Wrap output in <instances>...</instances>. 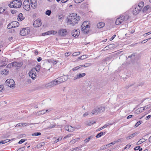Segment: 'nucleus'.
I'll list each match as a JSON object with an SVG mask.
<instances>
[{"label":"nucleus","instance_id":"f257e3e1","mask_svg":"<svg viewBox=\"0 0 151 151\" xmlns=\"http://www.w3.org/2000/svg\"><path fill=\"white\" fill-rule=\"evenodd\" d=\"M80 17L77 16L75 13H72L70 15L68 19V24L74 26L78 23V21L80 19Z\"/></svg>","mask_w":151,"mask_h":151},{"label":"nucleus","instance_id":"f03ea898","mask_svg":"<svg viewBox=\"0 0 151 151\" xmlns=\"http://www.w3.org/2000/svg\"><path fill=\"white\" fill-rule=\"evenodd\" d=\"M129 16L127 15L121 16L117 18L115 22L116 25H119L120 24H124L128 22Z\"/></svg>","mask_w":151,"mask_h":151},{"label":"nucleus","instance_id":"7ed1b4c3","mask_svg":"<svg viewBox=\"0 0 151 151\" xmlns=\"http://www.w3.org/2000/svg\"><path fill=\"white\" fill-rule=\"evenodd\" d=\"M22 4L21 0H14L9 5V7L11 8H20Z\"/></svg>","mask_w":151,"mask_h":151},{"label":"nucleus","instance_id":"20e7f679","mask_svg":"<svg viewBox=\"0 0 151 151\" xmlns=\"http://www.w3.org/2000/svg\"><path fill=\"white\" fill-rule=\"evenodd\" d=\"M105 110V107L104 106H100L95 108L90 114L91 115L92 114V115H96L99 113L103 112Z\"/></svg>","mask_w":151,"mask_h":151},{"label":"nucleus","instance_id":"39448f33","mask_svg":"<svg viewBox=\"0 0 151 151\" xmlns=\"http://www.w3.org/2000/svg\"><path fill=\"white\" fill-rule=\"evenodd\" d=\"M68 76L67 75H65L62 76L55 79V82H56L57 85L66 81L68 79Z\"/></svg>","mask_w":151,"mask_h":151},{"label":"nucleus","instance_id":"423d86ee","mask_svg":"<svg viewBox=\"0 0 151 151\" xmlns=\"http://www.w3.org/2000/svg\"><path fill=\"white\" fill-rule=\"evenodd\" d=\"M6 85L11 88H13L15 86V83L14 80L12 79H7L5 81Z\"/></svg>","mask_w":151,"mask_h":151},{"label":"nucleus","instance_id":"0eeeda50","mask_svg":"<svg viewBox=\"0 0 151 151\" xmlns=\"http://www.w3.org/2000/svg\"><path fill=\"white\" fill-rule=\"evenodd\" d=\"M86 22H84L83 24L81 26V30L84 33L86 34H87L89 31V29L90 28V26L88 25H85Z\"/></svg>","mask_w":151,"mask_h":151},{"label":"nucleus","instance_id":"6e6552de","mask_svg":"<svg viewBox=\"0 0 151 151\" xmlns=\"http://www.w3.org/2000/svg\"><path fill=\"white\" fill-rule=\"evenodd\" d=\"M30 32L28 28H23L20 31V34L22 36H24L28 35Z\"/></svg>","mask_w":151,"mask_h":151},{"label":"nucleus","instance_id":"1a4fd4ad","mask_svg":"<svg viewBox=\"0 0 151 151\" xmlns=\"http://www.w3.org/2000/svg\"><path fill=\"white\" fill-rule=\"evenodd\" d=\"M55 82V80L53 81H52L46 84L45 85V87L46 88H48L52 87L55 86L57 85L56 82Z\"/></svg>","mask_w":151,"mask_h":151},{"label":"nucleus","instance_id":"9d476101","mask_svg":"<svg viewBox=\"0 0 151 151\" xmlns=\"http://www.w3.org/2000/svg\"><path fill=\"white\" fill-rule=\"evenodd\" d=\"M80 34V30L78 29H74L72 30L71 32L72 35L75 38L77 37Z\"/></svg>","mask_w":151,"mask_h":151},{"label":"nucleus","instance_id":"9b49d317","mask_svg":"<svg viewBox=\"0 0 151 151\" xmlns=\"http://www.w3.org/2000/svg\"><path fill=\"white\" fill-rule=\"evenodd\" d=\"M29 76L31 78L33 79H35L36 78V72L35 71V68L32 69L29 73Z\"/></svg>","mask_w":151,"mask_h":151},{"label":"nucleus","instance_id":"f8f14e48","mask_svg":"<svg viewBox=\"0 0 151 151\" xmlns=\"http://www.w3.org/2000/svg\"><path fill=\"white\" fill-rule=\"evenodd\" d=\"M41 20L39 19H38L34 21L33 24L34 26L36 27H40L41 26Z\"/></svg>","mask_w":151,"mask_h":151},{"label":"nucleus","instance_id":"ddd939ff","mask_svg":"<svg viewBox=\"0 0 151 151\" xmlns=\"http://www.w3.org/2000/svg\"><path fill=\"white\" fill-rule=\"evenodd\" d=\"M67 33V31L65 29H60L59 31V35L61 36H64L66 35Z\"/></svg>","mask_w":151,"mask_h":151},{"label":"nucleus","instance_id":"4468645a","mask_svg":"<svg viewBox=\"0 0 151 151\" xmlns=\"http://www.w3.org/2000/svg\"><path fill=\"white\" fill-rule=\"evenodd\" d=\"M65 128L66 130L69 132H72L74 130V128L73 127L69 125L66 126Z\"/></svg>","mask_w":151,"mask_h":151},{"label":"nucleus","instance_id":"2eb2a0df","mask_svg":"<svg viewBox=\"0 0 151 151\" xmlns=\"http://www.w3.org/2000/svg\"><path fill=\"white\" fill-rule=\"evenodd\" d=\"M31 6L32 8L35 9L37 7V3L36 0H30Z\"/></svg>","mask_w":151,"mask_h":151},{"label":"nucleus","instance_id":"dca6fc26","mask_svg":"<svg viewBox=\"0 0 151 151\" xmlns=\"http://www.w3.org/2000/svg\"><path fill=\"white\" fill-rule=\"evenodd\" d=\"M86 73H79L77 75L75 76L74 78L73 79L74 80H76L77 79L80 78L84 77Z\"/></svg>","mask_w":151,"mask_h":151},{"label":"nucleus","instance_id":"f3484780","mask_svg":"<svg viewBox=\"0 0 151 151\" xmlns=\"http://www.w3.org/2000/svg\"><path fill=\"white\" fill-rule=\"evenodd\" d=\"M139 7L137 6L135 8V9L133 11V14L134 15H136L140 12L141 9Z\"/></svg>","mask_w":151,"mask_h":151},{"label":"nucleus","instance_id":"a211bd4d","mask_svg":"<svg viewBox=\"0 0 151 151\" xmlns=\"http://www.w3.org/2000/svg\"><path fill=\"white\" fill-rule=\"evenodd\" d=\"M57 33V32L55 31L52 30L49 31L47 32L43 33L42 34V36H45V35H49L50 34H55Z\"/></svg>","mask_w":151,"mask_h":151},{"label":"nucleus","instance_id":"6ab92c4d","mask_svg":"<svg viewBox=\"0 0 151 151\" xmlns=\"http://www.w3.org/2000/svg\"><path fill=\"white\" fill-rule=\"evenodd\" d=\"M47 62L50 63L52 64L53 65H56L58 62V60H55L53 59H48L47 60Z\"/></svg>","mask_w":151,"mask_h":151},{"label":"nucleus","instance_id":"aec40b11","mask_svg":"<svg viewBox=\"0 0 151 151\" xmlns=\"http://www.w3.org/2000/svg\"><path fill=\"white\" fill-rule=\"evenodd\" d=\"M14 67H20L22 66L23 65V63L22 62H14Z\"/></svg>","mask_w":151,"mask_h":151},{"label":"nucleus","instance_id":"412c9836","mask_svg":"<svg viewBox=\"0 0 151 151\" xmlns=\"http://www.w3.org/2000/svg\"><path fill=\"white\" fill-rule=\"evenodd\" d=\"M145 110V108L142 109V107L138 108L135 111V113L137 114H139L141 112L144 111Z\"/></svg>","mask_w":151,"mask_h":151},{"label":"nucleus","instance_id":"4be33fe9","mask_svg":"<svg viewBox=\"0 0 151 151\" xmlns=\"http://www.w3.org/2000/svg\"><path fill=\"white\" fill-rule=\"evenodd\" d=\"M29 124L26 123H21L19 124H18L16 125L15 126V127H21V126H26L27 125H29Z\"/></svg>","mask_w":151,"mask_h":151},{"label":"nucleus","instance_id":"5701e85b","mask_svg":"<svg viewBox=\"0 0 151 151\" xmlns=\"http://www.w3.org/2000/svg\"><path fill=\"white\" fill-rule=\"evenodd\" d=\"M138 133L137 132H135L132 134H130L129 136H128L126 137L127 139H129L131 138L134 137L138 134Z\"/></svg>","mask_w":151,"mask_h":151},{"label":"nucleus","instance_id":"b1692460","mask_svg":"<svg viewBox=\"0 0 151 151\" xmlns=\"http://www.w3.org/2000/svg\"><path fill=\"white\" fill-rule=\"evenodd\" d=\"M105 25V23L103 22H101L99 23L97 25V28H101L103 27Z\"/></svg>","mask_w":151,"mask_h":151},{"label":"nucleus","instance_id":"393cba45","mask_svg":"<svg viewBox=\"0 0 151 151\" xmlns=\"http://www.w3.org/2000/svg\"><path fill=\"white\" fill-rule=\"evenodd\" d=\"M12 24H13V28H15L18 27L19 25V23L17 21H14L12 22Z\"/></svg>","mask_w":151,"mask_h":151},{"label":"nucleus","instance_id":"a878e982","mask_svg":"<svg viewBox=\"0 0 151 151\" xmlns=\"http://www.w3.org/2000/svg\"><path fill=\"white\" fill-rule=\"evenodd\" d=\"M9 71L7 69H4L1 71V73L2 74H4V75H6L8 74Z\"/></svg>","mask_w":151,"mask_h":151},{"label":"nucleus","instance_id":"bb28decb","mask_svg":"<svg viewBox=\"0 0 151 151\" xmlns=\"http://www.w3.org/2000/svg\"><path fill=\"white\" fill-rule=\"evenodd\" d=\"M23 6L24 9L27 11H29L30 9V5H23Z\"/></svg>","mask_w":151,"mask_h":151},{"label":"nucleus","instance_id":"cd10ccee","mask_svg":"<svg viewBox=\"0 0 151 151\" xmlns=\"http://www.w3.org/2000/svg\"><path fill=\"white\" fill-rule=\"evenodd\" d=\"M24 17H23V15L22 13H20L18 16V20L19 19L20 21H21L23 19Z\"/></svg>","mask_w":151,"mask_h":151},{"label":"nucleus","instance_id":"c85d7f7f","mask_svg":"<svg viewBox=\"0 0 151 151\" xmlns=\"http://www.w3.org/2000/svg\"><path fill=\"white\" fill-rule=\"evenodd\" d=\"M145 141V139L142 138L140 139L138 142H137V145H139L140 144L144 142Z\"/></svg>","mask_w":151,"mask_h":151},{"label":"nucleus","instance_id":"c756f323","mask_svg":"<svg viewBox=\"0 0 151 151\" xmlns=\"http://www.w3.org/2000/svg\"><path fill=\"white\" fill-rule=\"evenodd\" d=\"M109 147V144L101 146L100 148V149L101 150H104L105 149L108 148Z\"/></svg>","mask_w":151,"mask_h":151},{"label":"nucleus","instance_id":"7c9ffc66","mask_svg":"<svg viewBox=\"0 0 151 151\" xmlns=\"http://www.w3.org/2000/svg\"><path fill=\"white\" fill-rule=\"evenodd\" d=\"M144 2L143 1H141L139 3V4L137 6L140 7L139 8L141 9L142 7L144 6Z\"/></svg>","mask_w":151,"mask_h":151},{"label":"nucleus","instance_id":"2f4dec72","mask_svg":"<svg viewBox=\"0 0 151 151\" xmlns=\"http://www.w3.org/2000/svg\"><path fill=\"white\" fill-rule=\"evenodd\" d=\"M83 65H80L78 66H76L75 68H73L72 70L73 71L76 70L82 67H83Z\"/></svg>","mask_w":151,"mask_h":151},{"label":"nucleus","instance_id":"473e14b6","mask_svg":"<svg viewBox=\"0 0 151 151\" xmlns=\"http://www.w3.org/2000/svg\"><path fill=\"white\" fill-rule=\"evenodd\" d=\"M40 68V65H37L35 68H34L35 69V71L36 70V71L38 72L39 71Z\"/></svg>","mask_w":151,"mask_h":151},{"label":"nucleus","instance_id":"72a5a7b5","mask_svg":"<svg viewBox=\"0 0 151 151\" xmlns=\"http://www.w3.org/2000/svg\"><path fill=\"white\" fill-rule=\"evenodd\" d=\"M136 55L135 53H133L131 55H129L128 56V58H130L132 59H133L134 58V57Z\"/></svg>","mask_w":151,"mask_h":151},{"label":"nucleus","instance_id":"f704fd0d","mask_svg":"<svg viewBox=\"0 0 151 151\" xmlns=\"http://www.w3.org/2000/svg\"><path fill=\"white\" fill-rule=\"evenodd\" d=\"M14 62L8 64L7 65V67L8 68H10L14 66Z\"/></svg>","mask_w":151,"mask_h":151},{"label":"nucleus","instance_id":"c9c22d12","mask_svg":"<svg viewBox=\"0 0 151 151\" xmlns=\"http://www.w3.org/2000/svg\"><path fill=\"white\" fill-rule=\"evenodd\" d=\"M10 141L9 139H6L4 140H2L1 141L0 144L1 143L2 144H5V143H7Z\"/></svg>","mask_w":151,"mask_h":151},{"label":"nucleus","instance_id":"e433bc0d","mask_svg":"<svg viewBox=\"0 0 151 151\" xmlns=\"http://www.w3.org/2000/svg\"><path fill=\"white\" fill-rule=\"evenodd\" d=\"M29 5H30L29 1L28 0H25L23 2V6L25 5H29Z\"/></svg>","mask_w":151,"mask_h":151},{"label":"nucleus","instance_id":"4c0bfd02","mask_svg":"<svg viewBox=\"0 0 151 151\" xmlns=\"http://www.w3.org/2000/svg\"><path fill=\"white\" fill-rule=\"evenodd\" d=\"M41 133L40 132H37L32 134V136H37L40 135Z\"/></svg>","mask_w":151,"mask_h":151},{"label":"nucleus","instance_id":"58836bf2","mask_svg":"<svg viewBox=\"0 0 151 151\" xmlns=\"http://www.w3.org/2000/svg\"><path fill=\"white\" fill-rule=\"evenodd\" d=\"M104 134V133L103 132H101L99 134H98L96 136V137L97 138H99L101 137L102 135Z\"/></svg>","mask_w":151,"mask_h":151},{"label":"nucleus","instance_id":"ea45409f","mask_svg":"<svg viewBox=\"0 0 151 151\" xmlns=\"http://www.w3.org/2000/svg\"><path fill=\"white\" fill-rule=\"evenodd\" d=\"M7 28L9 29H11L12 28H13V24H12V22L8 24L7 26Z\"/></svg>","mask_w":151,"mask_h":151},{"label":"nucleus","instance_id":"a19ab883","mask_svg":"<svg viewBox=\"0 0 151 151\" xmlns=\"http://www.w3.org/2000/svg\"><path fill=\"white\" fill-rule=\"evenodd\" d=\"M149 6L148 5H147L142 10V11L143 12H145L149 8Z\"/></svg>","mask_w":151,"mask_h":151},{"label":"nucleus","instance_id":"79ce46f5","mask_svg":"<svg viewBox=\"0 0 151 151\" xmlns=\"http://www.w3.org/2000/svg\"><path fill=\"white\" fill-rule=\"evenodd\" d=\"M51 11L50 10H47L45 13V14L48 15V16H50V15L51 14Z\"/></svg>","mask_w":151,"mask_h":151},{"label":"nucleus","instance_id":"37998d69","mask_svg":"<svg viewBox=\"0 0 151 151\" xmlns=\"http://www.w3.org/2000/svg\"><path fill=\"white\" fill-rule=\"evenodd\" d=\"M90 113H89V112H86L83 115V117H85L88 115H91V116H92V114H91V115L90 114Z\"/></svg>","mask_w":151,"mask_h":151},{"label":"nucleus","instance_id":"c03bdc74","mask_svg":"<svg viewBox=\"0 0 151 151\" xmlns=\"http://www.w3.org/2000/svg\"><path fill=\"white\" fill-rule=\"evenodd\" d=\"M80 52H77L73 53V55L74 56H76L79 55L80 54Z\"/></svg>","mask_w":151,"mask_h":151},{"label":"nucleus","instance_id":"a18cd8bd","mask_svg":"<svg viewBox=\"0 0 151 151\" xmlns=\"http://www.w3.org/2000/svg\"><path fill=\"white\" fill-rule=\"evenodd\" d=\"M74 150L75 151H81V150L80 149L79 147H77L74 148Z\"/></svg>","mask_w":151,"mask_h":151},{"label":"nucleus","instance_id":"49530a36","mask_svg":"<svg viewBox=\"0 0 151 151\" xmlns=\"http://www.w3.org/2000/svg\"><path fill=\"white\" fill-rule=\"evenodd\" d=\"M141 121H139L135 125V127H136L139 126L141 123Z\"/></svg>","mask_w":151,"mask_h":151},{"label":"nucleus","instance_id":"de8ad7c7","mask_svg":"<svg viewBox=\"0 0 151 151\" xmlns=\"http://www.w3.org/2000/svg\"><path fill=\"white\" fill-rule=\"evenodd\" d=\"M91 139V136L90 137L87 138L86 139L84 140V142L86 143L87 142L89 141Z\"/></svg>","mask_w":151,"mask_h":151},{"label":"nucleus","instance_id":"09e8293b","mask_svg":"<svg viewBox=\"0 0 151 151\" xmlns=\"http://www.w3.org/2000/svg\"><path fill=\"white\" fill-rule=\"evenodd\" d=\"M87 55H83L80 57L81 59L83 60L86 58L87 57Z\"/></svg>","mask_w":151,"mask_h":151},{"label":"nucleus","instance_id":"8fccbe9b","mask_svg":"<svg viewBox=\"0 0 151 151\" xmlns=\"http://www.w3.org/2000/svg\"><path fill=\"white\" fill-rule=\"evenodd\" d=\"M131 146V145L130 144H129L127 145L124 147V149H128Z\"/></svg>","mask_w":151,"mask_h":151},{"label":"nucleus","instance_id":"3c124183","mask_svg":"<svg viewBox=\"0 0 151 151\" xmlns=\"http://www.w3.org/2000/svg\"><path fill=\"white\" fill-rule=\"evenodd\" d=\"M5 11V9L3 7L0 8V14L2 13Z\"/></svg>","mask_w":151,"mask_h":151},{"label":"nucleus","instance_id":"603ef678","mask_svg":"<svg viewBox=\"0 0 151 151\" xmlns=\"http://www.w3.org/2000/svg\"><path fill=\"white\" fill-rule=\"evenodd\" d=\"M62 139V137H60L58 139H57L56 140H55L54 142V143H56L59 141L61 140Z\"/></svg>","mask_w":151,"mask_h":151},{"label":"nucleus","instance_id":"864d4df0","mask_svg":"<svg viewBox=\"0 0 151 151\" xmlns=\"http://www.w3.org/2000/svg\"><path fill=\"white\" fill-rule=\"evenodd\" d=\"M25 148V147H22L20 148L17 151H23Z\"/></svg>","mask_w":151,"mask_h":151},{"label":"nucleus","instance_id":"5fc2aeb1","mask_svg":"<svg viewBox=\"0 0 151 151\" xmlns=\"http://www.w3.org/2000/svg\"><path fill=\"white\" fill-rule=\"evenodd\" d=\"M45 110H43L39 112V114H43L45 113Z\"/></svg>","mask_w":151,"mask_h":151},{"label":"nucleus","instance_id":"6e6d98bb","mask_svg":"<svg viewBox=\"0 0 151 151\" xmlns=\"http://www.w3.org/2000/svg\"><path fill=\"white\" fill-rule=\"evenodd\" d=\"M64 16L63 15H61L58 16V19L60 20L64 18Z\"/></svg>","mask_w":151,"mask_h":151},{"label":"nucleus","instance_id":"4d7b16f0","mask_svg":"<svg viewBox=\"0 0 151 151\" xmlns=\"http://www.w3.org/2000/svg\"><path fill=\"white\" fill-rule=\"evenodd\" d=\"M91 65V64L90 63H85L84 65H83V67H87L90 66Z\"/></svg>","mask_w":151,"mask_h":151},{"label":"nucleus","instance_id":"13d9d810","mask_svg":"<svg viewBox=\"0 0 151 151\" xmlns=\"http://www.w3.org/2000/svg\"><path fill=\"white\" fill-rule=\"evenodd\" d=\"M25 141V140L24 139H22L19 141L18 143L21 144L24 142Z\"/></svg>","mask_w":151,"mask_h":151},{"label":"nucleus","instance_id":"bf43d9fd","mask_svg":"<svg viewBox=\"0 0 151 151\" xmlns=\"http://www.w3.org/2000/svg\"><path fill=\"white\" fill-rule=\"evenodd\" d=\"M9 32L10 33H13L15 32V30L11 29L9 30Z\"/></svg>","mask_w":151,"mask_h":151},{"label":"nucleus","instance_id":"052dcab7","mask_svg":"<svg viewBox=\"0 0 151 151\" xmlns=\"http://www.w3.org/2000/svg\"><path fill=\"white\" fill-rule=\"evenodd\" d=\"M151 34V32H148L144 34L143 35L145 37H146Z\"/></svg>","mask_w":151,"mask_h":151},{"label":"nucleus","instance_id":"680f3d73","mask_svg":"<svg viewBox=\"0 0 151 151\" xmlns=\"http://www.w3.org/2000/svg\"><path fill=\"white\" fill-rule=\"evenodd\" d=\"M111 124H110L109 123H108V124H105L103 127H102V128H104L106 127H107V126H109V125H110Z\"/></svg>","mask_w":151,"mask_h":151},{"label":"nucleus","instance_id":"e2e57ef3","mask_svg":"<svg viewBox=\"0 0 151 151\" xmlns=\"http://www.w3.org/2000/svg\"><path fill=\"white\" fill-rule=\"evenodd\" d=\"M4 88V86L2 85H0V91H2Z\"/></svg>","mask_w":151,"mask_h":151},{"label":"nucleus","instance_id":"0e129e2a","mask_svg":"<svg viewBox=\"0 0 151 151\" xmlns=\"http://www.w3.org/2000/svg\"><path fill=\"white\" fill-rule=\"evenodd\" d=\"M71 136V134H68L66 136L64 137V139H66L68 137H69Z\"/></svg>","mask_w":151,"mask_h":151},{"label":"nucleus","instance_id":"69168bd1","mask_svg":"<svg viewBox=\"0 0 151 151\" xmlns=\"http://www.w3.org/2000/svg\"><path fill=\"white\" fill-rule=\"evenodd\" d=\"M116 35H114L110 39V41L112 40L116 37Z\"/></svg>","mask_w":151,"mask_h":151},{"label":"nucleus","instance_id":"338daca9","mask_svg":"<svg viewBox=\"0 0 151 151\" xmlns=\"http://www.w3.org/2000/svg\"><path fill=\"white\" fill-rule=\"evenodd\" d=\"M134 116V115H129L127 117V119H129Z\"/></svg>","mask_w":151,"mask_h":151},{"label":"nucleus","instance_id":"774afa93","mask_svg":"<svg viewBox=\"0 0 151 151\" xmlns=\"http://www.w3.org/2000/svg\"><path fill=\"white\" fill-rule=\"evenodd\" d=\"M140 146H137V147H136L134 148V149L135 150H138V149H139V148H140Z\"/></svg>","mask_w":151,"mask_h":151}]
</instances>
